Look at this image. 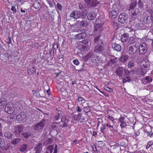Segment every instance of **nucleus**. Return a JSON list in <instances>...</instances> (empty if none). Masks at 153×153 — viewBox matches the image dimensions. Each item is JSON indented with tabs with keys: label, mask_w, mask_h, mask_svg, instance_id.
Returning a JSON list of instances; mask_svg holds the SVG:
<instances>
[{
	"label": "nucleus",
	"mask_w": 153,
	"mask_h": 153,
	"mask_svg": "<svg viewBox=\"0 0 153 153\" xmlns=\"http://www.w3.org/2000/svg\"><path fill=\"white\" fill-rule=\"evenodd\" d=\"M48 141L49 144H50L52 142V140L51 139H48Z\"/></svg>",
	"instance_id": "nucleus-62"
},
{
	"label": "nucleus",
	"mask_w": 153,
	"mask_h": 153,
	"mask_svg": "<svg viewBox=\"0 0 153 153\" xmlns=\"http://www.w3.org/2000/svg\"><path fill=\"white\" fill-rule=\"evenodd\" d=\"M128 39V35L127 33H125L121 36V39L123 42H126Z\"/></svg>",
	"instance_id": "nucleus-22"
},
{
	"label": "nucleus",
	"mask_w": 153,
	"mask_h": 153,
	"mask_svg": "<svg viewBox=\"0 0 153 153\" xmlns=\"http://www.w3.org/2000/svg\"><path fill=\"white\" fill-rule=\"evenodd\" d=\"M42 144L40 143L34 149L36 153H39L42 150Z\"/></svg>",
	"instance_id": "nucleus-23"
},
{
	"label": "nucleus",
	"mask_w": 153,
	"mask_h": 153,
	"mask_svg": "<svg viewBox=\"0 0 153 153\" xmlns=\"http://www.w3.org/2000/svg\"><path fill=\"white\" fill-rule=\"evenodd\" d=\"M138 45H130L129 47L128 53L131 56L133 55L137 51Z\"/></svg>",
	"instance_id": "nucleus-6"
},
{
	"label": "nucleus",
	"mask_w": 153,
	"mask_h": 153,
	"mask_svg": "<svg viewBox=\"0 0 153 153\" xmlns=\"http://www.w3.org/2000/svg\"><path fill=\"white\" fill-rule=\"evenodd\" d=\"M10 144L8 145L7 146L5 147V148L6 149H8L10 148Z\"/></svg>",
	"instance_id": "nucleus-56"
},
{
	"label": "nucleus",
	"mask_w": 153,
	"mask_h": 153,
	"mask_svg": "<svg viewBox=\"0 0 153 153\" xmlns=\"http://www.w3.org/2000/svg\"><path fill=\"white\" fill-rule=\"evenodd\" d=\"M129 56L127 55H122L119 59L120 62L122 63L126 62L128 59Z\"/></svg>",
	"instance_id": "nucleus-20"
},
{
	"label": "nucleus",
	"mask_w": 153,
	"mask_h": 153,
	"mask_svg": "<svg viewBox=\"0 0 153 153\" xmlns=\"http://www.w3.org/2000/svg\"><path fill=\"white\" fill-rule=\"evenodd\" d=\"M97 58V61H99V62H102V61H101V60L100 59V58L99 59L98 57H96Z\"/></svg>",
	"instance_id": "nucleus-58"
},
{
	"label": "nucleus",
	"mask_w": 153,
	"mask_h": 153,
	"mask_svg": "<svg viewBox=\"0 0 153 153\" xmlns=\"http://www.w3.org/2000/svg\"><path fill=\"white\" fill-rule=\"evenodd\" d=\"M5 143L4 140L2 138H0V148L4 146Z\"/></svg>",
	"instance_id": "nucleus-40"
},
{
	"label": "nucleus",
	"mask_w": 153,
	"mask_h": 153,
	"mask_svg": "<svg viewBox=\"0 0 153 153\" xmlns=\"http://www.w3.org/2000/svg\"><path fill=\"white\" fill-rule=\"evenodd\" d=\"M31 133L29 132H25L22 134V135L25 138L28 137L30 135Z\"/></svg>",
	"instance_id": "nucleus-41"
},
{
	"label": "nucleus",
	"mask_w": 153,
	"mask_h": 153,
	"mask_svg": "<svg viewBox=\"0 0 153 153\" xmlns=\"http://www.w3.org/2000/svg\"><path fill=\"white\" fill-rule=\"evenodd\" d=\"M136 1H133L131 4L130 6L129 7V10H131L134 8L136 5Z\"/></svg>",
	"instance_id": "nucleus-34"
},
{
	"label": "nucleus",
	"mask_w": 153,
	"mask_h": 153,
	"mask_svg": "<svg viewBox=\"0 0 153 153\" xmlns=\"http://www.w3.org/2000/svg\"><path fill=\"white\" fill-rule=\"evenodd\" d=\"M53 147L52 145L48 147V150L50 151V153H52L53 150Z\"/></svg>",
	"instance_id": "nucleus-44"
},
{
	"label": "nucleus",
	"mask_w": 153,
	"mask_h": 153,
	"mask_svg": "<svg viewBox=\"0 0 153 153\" xmlns=\"http://www.w3.org/2000/svg\"><path fill=\"white\" fill-rule=\"evenodd\" d=\"M119 120L120 123V126L121 128H125L127 126L128 123V122H126L125 121V118L124 117L121 116Z\"/></svg>",
	"instance_id": "nucleus-11"
},
{
	"label": "nucleus",
	"mask_w": 153,
	"mask_h": 153,
	"mask_svg": "<svg viewBox=\"0 0 153 153\" xmlns=\"http://www.w3.org/2000/svg\"><path fill=\"white\" fill-rule=\"evenodd\" d=\"M4 135L5 137H6L8 139H10L13 136V135L9 132H5L4 134Z\"/></svg>",
	"instance_id": "nucleus-32"
},
{
	"label": "nucleus",
	"mask_w": 153,
	"mask_h": 153,
	"mask_svg": "<svg viewBox=\"0 0 153 153\" xmlns=\"http://www.w3.org/2000/svg\"><path fill=\"white\" fill-rule=\"evenodd\" d=\"M17 1L20 2L21 3H22L23 0H17Z\"/></svg>",
	"instance_id": "nucleus-64"
},
{
	"label": "nucleus",
	"mask_w": 153,
	"mask_h": 153,
	"mask_svg": "<svg viewBox=\"0 0 153 153\" xmlns=\"http://www.w3.org/2000/svg\"><path fill=\"white\" fill-rule=\"evenodd\" d=\"M101 36L102 37V36L100 35L98 37H95V38L94 42L95 43H99V45H97L95 46L94 49V51L96 53H101L102 54H103L102 53V51H103V49L102 45H100V43H102V40L100 39V38H101Z\"/></svg>",
	"instance_id": "nucleus-2"
},
{
	"label": "nucleus",
	"mask_w": 153,
	"mask_h": 153,
	"mask_svg": "<svg viewBox=\"0 0 153 153\" xmlns=\"http://www.w3.org/2000/svg\"><path fill=\"white\" fill-rule=\"evenodd\" d=\"M117 13V11L115 10H112L109 13V15L110 17H115Z\"/></svg>",
	"instance_id": "nucleus-30"
},
{
	"label": "nucleus",
	"mask_w": 153,
	"mask_h": 153,
	"mask_svg": "<svg viewBox=\"0 0 153 153\" xmlns=\"http://www.w3.org/2000/svg\"><path fill=\"white\" fill-rule=\"evenodd\" d=\"M26 117L25 112H22L19 114L16 117V119L19 121H21L23 120Z\"/></svg>",
	"instance_id": "nucleus-16"
},
{
	"label": "nucleus",
	"mask_w": 153,
	"mask_h": 153,
	"mask_svg": "<svg viewBox=\"0 0 153 153\" xmlns=\"http://www.w3.org/2000/svg\"><path fill=\"white\" fill-rule=\"evenodd\" d=\"M123 83H124L127 82H129L130 81V78L129 76L125 77L123 80Z\"/></svg>",
	"instance_id": "nucleus-39"
},
{
	"label": "nucleus",
	"mask_w": 153,
	"mask_h": 153,
	"mask_svg": "<svg viewBox=\"0 0 153 153\" xmlns=\"http://www.w3.org/2000/svg\"><path fill=\"white\" fill-rule=\"evenodd\" d=\"M127 15L125 13H122L119 16L118 20L121 23L124 24L127 21Z\"/></svg>",
	"instance_id": "nucleus-7"
},
{
	"label": "nucleus",
	"mask_w": 153,
	"mask_h": 153,
	"mask_svg": "<svg viewBox=\"0 0 153 153\" xmlns=\"http://www.w3.org/2000/svg\"><path fill=\"white\" fill-rule=\"evenodd\" d=\"M147 144H148L149 147L151 146L153 144V140L149 142Z\"/></svg>",
	"instance_id": "nucleus-49"
},
{
	"label": "nucleus",
	"mask_w": 153,
	"mask_h": 153,
	"mask_svg": "<svg viewBox=\"0 0 153 153\" xmlns=\"http://www.w3.org/2000/svg\"><path fill=\"white\" fill-rule=\"evenodd\" d=\"M21 140V139L20 138H16L11 141V143L13 145H16L19 143Z\"/></svg>",
	"instance_id": "nucleus-29"
},
{
	"label": "nucleus",
	"mask_w": 153,
	"mask_h": 153,
	"mask_svg": "<svg viewBox=\"0 0 153 153\" xmlns=\"http://www.w3.org/2000/svg\"><path fill=\"white\" fill-rule=\"evenodd\" d=\"M138 7L141 10L143 9V3L141 0H139L138 3Z\"/></svg>",
	"instance_id": "nucleus-35"
},
{
	"label": "nucleus",
	"mask_w": 153,
	"mask_h": 153,
	"mask_svg": "<svg viewBox=\"0 0 153 153\" xmlns=\"http://www.w3.org/2000/svg\"><path fill=\"white\" fill-rule=\"evenodd\" d=\"M139 52L140 54H143L145 53L147 51V46L145 43H142L140 44L138 47Z\"/></svg>",
	"instance_id": "nucleus-9"
},
{
	"label": "nucleus",
	"mask_w": 153,
	"mask_h": 153,
	"mask_svg": "<svg viewBox=\"0 0 153 153\" xmlns=\"http://www.w3.org/2000/svg\"><path fill=\"white\" fill-rule=\"evenodd\" d=\"M135 64L136 62L134 60L132 59L130 60L128 63V67L129 68H132L135 65Z\"/></svg>",
	"instance_id": "nucleus-24"
},
{
	"label": "nucleus",
	"mask_w": 153,
	"mask_h": 153,
	"mask_svg": "<svg viewBox=\"0 0 153 153\" xmlns=\"http://www.w3.org/2000/svg\"><path fill=\"white\" fill-rule=\"evenodd\" d=\"M86 34L85 33H82L76 35V39H81L84 38L86 36Z\"/></svg>",
	"instance_id": "nucleus-21"
},
{
	"label": "nucleus",
	"mask_w": 153,
	"mask_h": 153,
	"mask_svg": "<svg viewBox=\"0 0 153 153\" xmlns=\"http://www.w3.org/2000/svg\"><path fill=\"white\" fill-rule=\"evenodd\" d=\"M88 6L92 7H95L99 4V2L97 0H85Z\"/></svg>",
	"instance_id": "nucleus-8"
},
{
	"label": "nucleus",
	"mask_w": 153,
	"mask_h": 153,
	"mask_svg": "<svg viewBox=\"0 0 153 153\" xmlns=\"http://www.w3.org/2000/svg\"><path fill=\"white\" fill-rule=\"evenodd\" d=\"M92 53L89 52L86 56L84 57L83 59L85 60H87L92 57Z\"/></svg>",
	"instance_id": "nucleus-33"
},
{
	"label": "nucleus",
	"mask_w": 153,
	"mask_h": 153,
	"mask_svg": "<svg viewBox=\"0 0 153 153\" xmlns=\"http://www.w3.org/2000/svg\"><path fill=\"white\" fill-rule=\"evenodd\" d=\"M105 90L109 92H112L113 91V89L108 87H106L105 88Z\"/></svg>",
	"instance_id": "nucleus-46"
},
{
	"label": "nucleus",
	"mask_w": 153,
	"mask_h": 153,
	"mask_svg": "<svg viewBox=\"0 0 153 153\" xmlns=\"http://www.w3.org/2000/svg\"><path fill=\"white\" fill-rule=\"evenodd\" d=\"M145 80H146V82L147 83L151 82L152 80V77L149 76H146L145 78Z\"/></svg>",
	"instance_id": "nucleus-36"
},
{
	"label": "nucleus",
	"mask_w": 153,
	"mask_h": 153,
	"mask_svg": "<svg viewBox=\"0 0 153 153\" xmlns=\"http://www.w3.org/2000/svg\"><path fill=\"white\" fill-rule=\"evenodd\" d=\"M80 25L84 27L87 25V22L85 21H82L80 22Z\"/></svg>",
	"instance_id": "nucleus-43"
},
{
	"label": "nucleus",
	"mask_w": 153,
	"mask_h": 153,
	"mask_svg": "<svg viewBox=\"0 0 153 153\" xmlns=\"http://www.w3.org/2000/svg\"><path fill=\"white\" fill-rule=\"evenodd\" d=\"M48 3L50 7H52V4L51 1H48Z\"/></svg>",
	"instance_id": "nucleus-54"
},
{
	"label": "nucleus",
	"mask_w": 153,
	"mask_h": 153,
	"mask_svg": "<svg viewBox=\"0 0 153 153\" xmlns=\"http://www.w3.org/2000/svg\"><path fill=\"white\" fill-rule=\"evenodd\" d=\"M57 146L56 145L55 146V148L54 149V152H53V153H57Z\"/></svg>",
	"instance_id": "nucleus-52"
},
{
	"label": "nucleus",
	"mask_w": 153,
	"mask_h": 153,
	"mask_svg": "<svg viewBox=\"0 0 153 153\" xmlns=\"http://www.w3.org/2000/svg\"><path fill=\"white\" fill-rule=\"evenodd\" d=\"M78 100L80 105L82 106H83L84 104L86 102V100L81 97H79L78 98Z\"/></svg>",
	"instance_id": "nucleus-25"
},
{
	"label": "nucleus",
	"mask_w": 153,
	"mask_h": 153,
	"mask_svg": "<svg viewBox=\"0 0 153 153\" xmlns=\"http://www.w3.org/2000/svg\"><path fill=\"white\" fill-rule=\"evenodd\" d=\"M11 10L13 12V13H15L16 12V10L15 7L14 6H12L11 8Z\"/></svg>",
	"instance_id": "nucleus-50"
},
{
	"label": "nucleus",
	"mask_w": 153,
	"mask_h": 153,
	"mask_svg": "<svg viewBox=\"0 0 153 153\" xmlns=\"http://www.w3.org/2000/svg\"><path fill=\"white\" fill-rule=\"evenodd\" d=\"M20 11L21 13H25V10H23L22 8L21 9Z\"/></svg>",
	"instance_id": "nucleus-63"
},
{
	"label": "nucleus",
	"mask_w": 153,
	"mask_h": 153,
	"mask_svg": "<svg viewBox=\"0 0 153 153\" xmlns=\"http://www.w3.org/2000/svg\"><path fill=\"white\" fill-rule=\"evenodd\" d=\"M46 123L45 120L42 119L39 123L35 125L33 127V129L35 130H39L43 128Z\"/></svg>",
	"instance_id": "nucleus-5"
},
{
	"label": "nucleus",
	"mask_w": 153,
	"mask_h": 153,
	"mask_svg": "<svg viewBox=\"0 0 153 153\" xmlns=\"http://www.w3.org/2000/svg\"><path fill=\"white\" fill-rule=\"evenodd\" d=\"M27 148V145L26 144H24L21 146L20 149V150L21 152H23L25 151Z\"/></svg>",
	"instance_id": "nucleus-38"
},
{
	"label": "nucleus",
	"mask_w": 153,
	"mask_h": 153,
	"mask_svg": "<svg viewBox=\"0 0 153 153\" xmlns=\"http://www.w3.org/2000/svg\"><path fill=\"white\" fill-rule=\"evenodd\" d=\"M96 16V14L93 11H91L88 13L87 18L89 20H92L95 19Z\"/></svg>",
	"instance_id": "nucleus-14"
},
{
	"label": "nucleus",
	"mask_w": 153,
	"mask_h": 153,
	"mask_svg": "<svg viewBox=\"0 0 153 153\" xmlns=\"http://www.w3.org/2000/svg\"><path fill=\"white\" fill-rule=\"evenodd\" d=\"M6 103V100L4 98H1L0 99V104L1 105H5Z\"/></svg>",
	"instance_id": "nucleus-37"
},
{
	"label": "nucleus",
	"mask_w": 153,
	"mask_h": 153,
	"mask_svg": "<svg viewBox=\"0 0 153 153\" xmlns=\"http://www.w3.org/2000/svg\"><path fill=\"white\" fill-rule=\"evenodd\" d=\"M33 7L36 9H39L40 7V4L39 2L37 0H36L34 1L33 4Z\"/></svg>",
	"instance_id": "nucleus-28"
},
{
	"label": "nucleus",
	"mask_w": 153,
	"mask_h": 153,
	"mask_svg": "<svg viewBox=\"0 0 153 153\" xmlns=\"http://www.w3.org/2000/svg\"><path fill=\"white\" fill-rule=\"evenodd\" d=\"M60 117V114L58 113L57 114L55 115L54 117V120H58Z\"/></svg>",
	"instance_id": "nucleus-48"
},
{
	"label": "nucleus",
	"mask_w": 153,
	"mask_h": 153,
	"mask_svg": "<svg viewBox=\"0 0 153 153\" xmlns=\"http://www.w3.org/2000/svg\"><path fill=\"white\" fill-rule=\"evenodd\" d=\"M78 49L82 51L86 52L87 51L89 50V48H87V47L83 45L82 44H81L80 43H79V45L78 46Z\"/></svg>",
	"instance_id": "nucleus-18"
},
{
	"label": "nucleus",
	"mask_w": 153,
	"mask_h": 153,
	"mask_svg": "<svg viewBox=\"0 0 153 153\" xmlns=\"http://www.w3.org/2000/svg\"><path fill=\"white\" fill-rule=\"evenodd\" d=\"M76 110L78 112H81V109H80L79 106L77 107L76 108Z\"/></svg>",
	"instance_id": "nucleus-53"
},
{
	"label": "nucleus",
	"mask_w": 153,
	"mask_h": 153,
	"mask_svg": "<svg viewBox=\"0 0 153 153\" xmlns=\"http://www.w3.org/2000/svg\"><path fill=\"white\" fill-rule=\"evenodd\" d=\"M47 93L48 95H50V92L49 90H47Z\"/></svg>",
	"instance_id": "nucleus-61"
},
{
	"label": "nucleus",
	"mask_w": 153,
	"mask_h": 153,
	"mask_svg": "<svg viewBox=\"0 0 153 153\" xmlns=\"http://www.w3.org/2000/svg\"><path fill=\"white\" fill-rule=\"evenodd\" d=\"M103 24V22H102L100 19H97L94 25L95 29L94 32L98 31V32H100L102 30V26Z\"/></svg>",
	"instance_id": "nucleus-3"
},
{
	"label": "nucleus",
	"mask_w": 153,
	"mask_h": 153,
	"mask_svg": "<svg viewBox=\"0 0 153 153\" xmlns=\"http://www.w3.org/2000/svg\"><path fill=\"white\" fill-rule=\"evenodd\" d=\"M108 119L111 120V121H112L113 122V120H114V119L112 117H110V116H109V117H108Z\"/></svg>",
	"instance_id": "nucleus-60"
},
{
	"label": "nucleus",
	"mask_w": 153,
	"mask_h": 153,
	"mask_svg": "<svg viewBox=\"0 0 153 153\" xmlns=\"http://www.w3.org/2000/svg\"><path fill=\"white\" fill-rule=\"evenodd\" d=\"M135 10H133L131 11V17L133 20L135 19L137 17V13L135 12Z\"/></svg>",
	"instance_id": "nucleus-31"
},
{
	"label": "nucleus",
	"mask_w": 153,
	"mask_h": 153,
	"mask_svg": "<svg viewBox=\"0 0 153 153\" xmlns=\"http://www.w3.org/2000/svg\"><path fill=\"white\" fill-rule=\"evenodd\" d=\"M80 16V13L78 11H73L70 15V17L75 19H77L79 18Z\"/></svg>",
	"instance_id": "nucleus-12"
},
{
	"label": "nucleus",
	"mask_w": 153,
	"mask_h": 153,
	"mask_svg": "<svg viewBox=\"0 0 153 153\" xmlns=\"http://www.w3.org/2000/svg\"><path fill=\"white\" fill-rule=\"evenodd\" d=\"M112 47L114 49L117 51H120L121 46L119 44L114 43L112 44Z\"/></svg>",
	"instance_id": "nucleus-27"
},
{
	"label": "nucleus",
	"mask_w": 153,
	"mask_h": 153,
	"mask_svg": "<svg viewBox=\"0 0 153 153\" xmlns=\"http://www.w3.org/2000/svg\"><path fill=\"white\" fill-rule=\"evenodd\" d=\"M78 142H79L77 140H75L73 141V143H74L75 144H76L78 143Z\"/></svg>",
	"instance_id": "nucleus-57"
},
{
	"label": "nucleus",
	"mask_w": 153,
	"mask_h": 153,
	"mask_svg": "<svg viewBox=\"0 0 153 153\" xmlns=\"http://www.w3.org/2000/svg\"><path fill=\"white\" fill-rule=\"evenodd\" d=\"M87 14V13L86 12V11L85 10H82V11L81 12V16H82L83 17H85L86 16Z\"/></svg>",
	"instance_id": "nucleus-42"
},
{
	"label": "nucleus",
	"mask_w": 153,
	"mask_h": 153,
	"mask_svg": "<svg viewBox=\"0 0 153 153\" xmlns=\"http://www.w3.org/2000/svg\"><path fill=\"white\" fill-rule=\"evenodd\" d=\"M150 65V62L147 60L145 59L140 62L139 63L140 68L138 70L141 72L146 73V69Z\"/></svg>",
	"instance_id": "nucleus-1"
},
{
	"label": "nucleus",
	"mask_w": 153,
	"mask_h": 153,
	"mask_svg": "<svg viewBox=\"0 0 153 153\" xmlns=\"http://www.w3.org/2000/svg\"><path fill=\"white\" fill-rule=\"evenodd\" d=\"M106 126L108 129L111 131H113L114 130V123L113 122H108L106 124Z\"/></svg>",
	"instance_id": "nucleus-19"
},
{
	"label": "nucleus",
	"mask_w": 153,
	"mask_h": 153,
	"mask_svg": "<svg viewBox=\"0 0 153 153\" xmlns=\"http://www.w3.org/2000/svg\"><path fill=\"white\" fill-rule=\"evenodd\" d=\"M117 61V58L114 56H111L109 62L106 64V65H112L116 63Z\"/></svg>",
	"instance_id": "nucleus-15"
},
{
	"label": "nucleus",
	"mask_w": 153,
	"mask_h": 153,
	"mask_svg": "<svg viewBox=\"0 0 153 153\" xmlns=\"http://www.w3.org/2000/svg\"><path fill=\"white\" fill-rule=\"evenodd\" d=\"M80 43L83 45L87 47V48L89 49L91 44V42L90 41L87 39L82 40L80 41Z\"/></svg>",
	"instance_id": "nucleus-13"
},
{
	"label": "nucleus",
	"mask_w": 153,
	"mask_h": 153,
	"mask_svg": "<svg viewBox=\"0 0 153 153\" xmlns=\"http://www.w3.org/2000/svg\"><path fill=\"white\" fill-rule=\"evenodd\" d=\"M23 129L22 126H18L15 128L14 132L16 134V136L18 135L21 133L23 131Z\"/></svg>",
	"instance_id": "nucleus-17"
},
{
	"label": "nucleus",
	"mask_w": 153,
	"mask_h": 153,
	"mask_svg": "<svg viewBox=\"0 0 153 153\" xmlns=\"http://www.w3.org/2000/svg\"><path fill=\"white\" fill-rule=\"evenodd\" d=\"M57 7L58 9L60 11H62V7L60 4L58 3L57 4Z\"/></svg>",
	"instance_id": "nucleus-45"
},
{
	"label": "nucleus",
	"mask_w": 153,
	"mask_h": 153,
	"mask_svg": "<svg viewBox=\"0 0 153 153\" xmlns=\"http://www.w3.org/2000/svg\"><path fill=\"white\" fill-rule=\"evenodd\" d=\"M56 127V126L55 124H52L50 128H51L52 129H54Z\"/></svg>",
	"instance_id": "nucleus-51"
},
{
	"label": "nucleus",
	"mask_w": 153,
	"mask_h": 153,
	"mask_svg": "<svg viewBox=\"0 0 153 153\" xmlns=\"http://www.w3.org/2000/svg\"><path fill=\"white\" fill-rule=\"evenodd\" d=\"M105 129V126H103V127H102L101 128V131L102 132H103V131Z\"/></svg>",
	"instance_id": "nucleus-59"
},
{
	"label": "nucleus",
	"mask_w": 153,
	"mask_h": 153,
	"mask_svg": "<svg viewBox=\"0 0 153 153\" xmlns=\"http://www.w3.org/2000/svg\"><path fill=\"white\" fill-rule=\"evenodd\" d=\"M36 70L34 67H32L31 68H29L27 69V73L28 74L33 75L36 74Z\"/></svg>",
	"instance_id": "nucleus-26"
},
{
	"label": "nucleus",
	"mask_w": 153,
	"mask_h": 153,
	"mask_svg": "<svg viewBox=\"0 0 153 153\" xmlns=\"http://www.w3.org/2000/svg\"><path fill=\"white\" fill-rule=\"evenodd\" d=\"M149 136L150 137H153V133L151 132H149Z\"/></svg>",
	"instance_id": "nucleus-55"
},
{
	"label": "nucleus",
	"mask_w": 153,
	"mask_h": 153,
	"mask_svg": "<svg viewBox=\"0 0 153 153\" xmlns=\"http://www.w3.org/2000/svg\"><path fill=\"white\" fill-rule=\"evenodd\" d=\"M75 65H77L79 64V62L77 59L74 60L73 61Z\"/></svg>",
	"instance_id": "nucleus-47"
},
{
	"label": "nucleus",
	"mask_w": 153,
	"mask_h": 153,
	"mask_svg": "<svg viewBox=\"0 0 153 153\" xmlns=\"http://www.w3.org/2000/svg\"><path fill=\"white\" fill-rule=\"evenodd\" d=\"M14 110V105L11 102L7 104L5 108V111L8 114L13 113Z\"/></svg>",
	"instance_id": "nucleus-4"
},
{
	"label": "nucleus",
	"mask_w": 153,
	"mask_h": 153,
	"mask_svg": "<svg viewBox=\"0 0 153 153\" xmlns=\"http://www.w3.org/2000/svg\"><path fill=\"white\" fill-rule=\"evenodd\" d=\"M116 73L119 76H121L125 74H126L123 67H118L116 70Z\"/></svg>",
	"instance_id": "nucleus-10"
}]
</instances>
